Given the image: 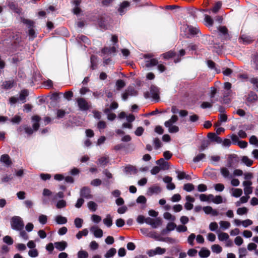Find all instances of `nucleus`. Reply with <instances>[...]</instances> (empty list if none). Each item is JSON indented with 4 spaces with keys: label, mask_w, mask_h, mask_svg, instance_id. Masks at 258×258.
Returning a JSON list of instances; mask_svg holds the SVG:
<instances>
[{
    "label": "nucleus",
    "mask_w": 258,
    "mask_h": 258,
    "mask_svg": "<svg viewBox=\"0 0 258 258\" xmlns=\"http://www.w3.org/2000/svg\"><path fill=\"white\" fill-rule=\"evenodd\" d=\"M99 27L103 29L106 30L108 29V23L101 18L98 22Z\"/></svg>",
    "instance_id": "37"
},
{
    "label": "nucleus",
    "mask_w": 258,
    "mask_h": 258,
    "mask_svg": "<svg viewBox=\"0 0 258 258\" xmlns=\"http://www.w3.org/2000/svg\"><path fill=\"white\" fill-rule=\"evenodd\" d=\"M123 149L127 153L132 152L135 150V146L132 144H128L127 145H125L123 144L120 143L116 145L113 147V150L116 151H118Z\"/></svg>",
    "instance_id": "4"
},
{
    "label": "nucleus",
    "mask_w": 258,
    "mask_h": 258,
    "mask_svg": "<svg viewBox=\"0 0 258 258\" xmlns=\"http://www.w3.org/2000/svg\"><path fill=\"white\" fill-rule=\"evenodd\" d=\"M28 255L31 257H36L38 255V252L36 249H32L28 252Z\"/></svg>",
    "instance_id": "61"
},
{
    "label": "nucleus",
    "mask_w": 258,
    "mask_h": 258,
    "mask_svg": "<svg viewBox=\"0 0 258 258\" xmlns=\"http://www.w3.org/2000/svg\"><path fill=\"white\" fill-rule=\"evenodd\" d=\"M3 241L9 245H12L14 243V240L12 238L8 235L5 236L3 238Z\"/></svg>",
    "instance_id": "54"
},
{
    "label": "nucleus",
    "mask_w": 258,
    "mask_h": 258,
    "mask_svg": "<svg viewBox=\"0 0 258 258\" xmlns=\"http://www.w3.org/2000/svg\"><path fill=\"white\" fill-rule=\"evenodd\" d=\"M116 252V249L114 248H111L109 249L104 255L105 258H110L114 256Z\"/></svg>",
    "instance_id": "30"
},
{
    "label": "nucleus",
    "mask_w": 258,
    "mask_h": 258,
    "mask_svg": "<svg viewBox=\"0 0 258 258\" xmlns=\"http://www.w3.org/2000/svg\"><path fill=\"white\" fill-rule=\"evenodd\" d=\"M210 144V142L209 140H204L202 141L200 150L203 151L205 150Z\"/></svg>",
    "instance_id": "48"
},
{
    "label": "nucleus",
    "mask_w": 258,
    "mask_h": 258,
    "mask_svg": "<svg viewBox=\"0 0 258 258\" xmlns=\"http://www.w3.org/2000/svg\"><path fill=\"white\" fill-rule=\"evenodd\" d=\"M183 188L184 190L190 192L194 189L195 186L191 183H186L184 184Z\"/></svg>",
    "instance_id": "49"
},
{
    "label": "nucleus",
    "mask_w": 258,
    "mask_h": 258,
    "mask_svg": "<svg viewBox=\"0 0 258 258\" xmlns=\"http://www.w3.org/2000/svg\"><path fill=\"white\" fill-rule=\"evenodd\" d=\"M205 21L206 25L209 27H211L213 25L214 21L213 19L208 15H205Z\"/></svg>",
    "instance_id": "36"
},
{
    "label": "nucleus",
    "mask_w": 258,
    "mask_h": 258,
    "mask_svg": "<svg viewBox=\"0 0 258 258\" xmlns=\"http://www.w3.org/2000/svg\"><path fill=\"white\" fill-rule=\"evenodd\" d=\"M124 171L130 174H136L137 172V169L135 167L130 165L124 168Z\"/></svg>",
    "instance_id": "26"
},
{
    "label": "nucleus",
    "mask_w": 258,
    "mask_h": 258,
    "mask_svg": "<svg viewBox=\"0 0 258 258\" xmlns=\"http://www.w3.org/2000/svg\"><path fill=\"white\" fill-rule=\"evenodd\" d=\"M109 162L108 157H102L98 159V164L102 166H106Z\"/></svg>",
    "instance_id": "40"
},
{
    "label": "nucleus",
    "mask_w": 258,
    "mask_h": 258,
    "mask_svg": "<svg viewBox=\"0 0 258 258\" xmlns=\"http://www.w3.org/2000/svg\"><path fill=\"white\" fill-rule=\"evenodd\" d=\"M126 92L128 93L129 96H136L138 94V92L135 90V89L132 86L128 87L127 89L125 90Z\"/></svg>",
    "instance_id": "34"
},
{
    "label": "nucleus",
    "mask_w": 258,
    "mask_h": 258,
    "mask_svg": "<svg viewBox=\"0 0 258 258\" xmlns=\"http://www.w3.org/2000/svg\"><path fill=\"white\" fill-rule=\"evenodd\" d=\"M214 187L215 189L217 191L221 192L225 188V186L222 183H217L214 185Z\"/></svg>",
    "instance_id": "60"
},
{
    "label": "nucleus",
    "mask_w": 258,
    "mask_h": 258,
    "mask_svg": "<svg viewBox=\"0 0 258 258\" xmlns=\"http://www.w3.org/2000/svg\"><path fill=\"white\" fill-rule=\"evenodd\" d=\"M32 120L33 122V128L34 131H37L39 127V121L40 117L38 115H34L32 117Z\"/></svg>",
    "instance_id": "14"
},
{
    "label": "nucleus",
    "mask_w": 258,
    "mask_h": 258,
    "mask_svg": "<svg viewBox=\"0 0 258 258\" xmlns=\"http://www.w3.org/2000/svg\"><path fill=\"white\" fill-rule=\"evenodd\" d=\"M189 26L187 25L183 26L181 27V35L187 38H189V35L188 31L186 29V28Z\"/></svg>",
    "instance_id": "29"
},
{
    "label": "nucleus",
    "mask_w": 258,
    "mask_h": 258,
    "mask_svg": "<svg viewBox=\"0 0 258 258\" xmlns=\"http://www.w3.org/2000/svg\"><path fill=\"white\" fill-rule=\"evenodd\" d=\"M245 105L250 107L254 106L258 102V95L253 91H249L244 96Z\"/></svg>",
    "instance_id": "1"
},
{
    "label": "nucleus",
    "mask_w": 258,
    "mask_h": 258,
    "mask_svg": "<svg viewBox=\"0 0 258 258\" xmlns=\"http://www.w3.org/2000/svg\"><path fill=\"white\" fill-rule=\"evenodd\" d=\"M162 224L161 220L159 218H157L153 220L151 226L153 228H157Z\"/></svg>",
    "instance_id": "39"
},
{
    "label": "nucleus",
    "mask_w": 258,
    "mask_h": 258,
    "mask_svg": "<svg viewBox=\"0 0 258 258\" xmlns=\"http://www.w3.org/2000/svg\"><path fill=\"white\" fill-rule=\"evenodd\" d=\"M210 251L206 248L203 247L199 252V255L201 258H206L210 256Z\"/></svg>",
    "instance_id": "19"
},
{
    "label": "nucleus",
    "mask_w": 258,
    "mask_h": 258,
    "mask_svg": "<svg viewBox=\"0 0 258 258\" xmlns=\"http://www.w3.org/2000/svg\"><path fill=\"white\" fill-rule=\"evenodd\" d=\"M181 250V248L179 247V246H174L172 248L170 249L169 251V253L171 255H177V253L180 252Z\"/></svg>",
    "instance_id": "53"
},
{
    "label": "nucleus",
    "mask_w": 258,
    "mask_h": 258,
    "mask_svg": "<svg viewBox=\"0 0 258 258\" xmlns=\"http://www.w3.org/2000/svg\"><path fill=\"white\" fill-rule=\"evenodd\" d=\"M156 163L159 165V167L161 170H165L169 168L168 162L166 161L163 158H161L157 160Z\"/></svg>",
    "instance_id": "8"
},
{
    "label": "nucleus",
    "mask_w": 258,
    "mask_h": 258,
    "mask_svg": "<svg viewBox=\"0 0 258 258\" xmlns=\"http://www.w3.org/2000/svg\"><path fill=\"white\" fill-rule=\"evenodd\" d=\"M130 6V3L128 2L124 1L121 4L119 8L118 9V12L121 15H123L126 9Z\"/></svg>",
    "instance_id": "20"
},
{
    "label": "nucleus",
    "mask_w": 258,
    "mask_h": 258,
    "mask_svg": "<svg viewBox=\"0 0 258 258\" xmlns=\"http://www.w3.org/2000/svg\"><path fill=\"white\" fill-rule=\"evenodd\" d=\"M209 197L211 198V201L216 204H220L225 202V200L223 201L222 197L219 195L214 197L213 195L209 194Z\"/></svg>",
    "instance_id": "13"
},
{
    "label": "nucleus",
    "mask_w": 258,
    "mask_h": 258,
    "mask_svg": "<svg viewBox=\"0 0 258 258\" xmlns=\"http://www.w3.org/2000/svg\"><path fill=\"white\" fill-rule=\"evenodd\" d=\"M91 68L92 70H94L97 67V57L94 55H92L90 57Z\"/></svg>",
    "instance_id": "28"
},
{
    "label": "nucleus",
    "mask_w": 258,
    "mask_h": 258,
    "mask_svg": "<svg viewBox=\"0 0 258 258\" xmlns=\"http://www.w3.org/2000/svg\"><path fill=\"white\" fill-rule=\"evenodd\" d=\"M0 161L3 163L6 167H9L12 164L10 156L8 154L2 155L0 158Z\"/></svg>",
    "instance_id": "9"
},
{
    "label": "nucleus",
    "mask_w": 258,
    "mask_h": 258,
    "mask_svg": "<svg viewBox=\"0 0 258 258\" xmlns=\"http://www.w3.org/2000/svg\"><path fill=\"white\" fill-rule=\"evenodd\" d=\"M8 6L11 10H13L16 13L19 14L20 13V9H18L17 5L15 3L9 2L8 4Z\"/></svg>",
    "instance_id": "38"
},
{
    "label": "nucleus",
    "mask_w": 258,
    "mask_h": 258,
    "mask_svg": "<svg viewBox=\"0 0 258 258\" xmlns=\"http://www.w3.org/2000/svg\"><path fill=\"white\" fill-rule=\"evenodd\" d=\"M162 191L161 188L158 185L155 184L148 188L147 191V195L152 196L154 194H159Z\"/></svg>",
    "instance_id": "7"
},
{
    "label": "nucleus",
    "mask_w": 258,
    "mask_h": 258,
    "mask_svg": "<svg viewBox=\"0 0 258 258\" xmlns=\"http://www.w3.org/2000/svg\"><path fill=\"white\" fill-rule=\"evenodd\" d=\"M206 157L205 154L203 153H200L197 155L194 159L193 161L195 163H197L201 161L202 159Z\"/></svg>",
    "instance_id": "51"
},
{
    "label": "nucleus",
    "mask_w": 258,
    "mask_h": 258,
    "mask_svg": "<svg viewBox=\"0 0 258 258\" xmlns=\"http://www.w3.org/2000/svg\"><path fill=\"white\" fill-rule=\"evenodd\" d=\"M157 240L169 243H174L175 242V240L171 237H162L160 236H157L154 237Z\"/></svg>",
    "instance_id": "16"
},
{
    "label": "nucleus",
    "mask_w": 258,
    "mask_h": 258,
    "mask_svg": "<svg viewBox=\"0 0 258 258\" xmlns=\"http://www.w3.org/2000/svg\"><path fill=\"white\" fill-rule=\"evenodd\" d=\"M77 102L79 109L81 111H87L88 110L90 106L87 102V101L83 98H78L77 99Z\"/></svg>",
    "instance_id": "6"
},
{
    "label": "nucleus",
    "mask_w": 258,
    "mask_h": 258,
    "mask_svg": "<svg viewBox=\"0 0 258 258\" xmlns=\"http://www.w3.org/2000/svg\"><path fill=\"white\" fill-rule=\"evenodd\" d=\"M218 238L220 241L227 240L229 238V235L226 233L222 232L218 234Z\"/></svg>",
    "instance_id": "57"
},
{
    "label": "nucleus",
    "mask_w": 258,
    "mask_h": 258,
    "mask_svg": "<svg viewBox=\"0 0 258 258\" xmlns=\"http://www.w3.org/2000/svg\"><path fill=\"white\" fill-rule=\"evenodd\" d=\"M67 206V202L63 200H59L56 204V207L57 209H62Z\"/></svg>",
    "instance_id": "47"
},
{
    "label": "nucleus",
    "mask_w": 258,
    "mask_h": 258,
    "mask_svg": "<svg viewBox=\"0 0 258 258\" xmlns=\"http://www.w3.org/2000/svg\"><path fill=\"white\" fill-rule=\"evenodd\" d=\"M251 64L256 70H258V53L252 56Z\"/></svg>",
    "instance_id": "25"
},
{
    "label": "nucleus",
    "mask_w": 258,
    "mask_h": 258,
    "mask_svg": "<svg viewBox=\"0 0 258 258\" xmlns=\"http://www.w3.org/2000/svg\"><path fill=\"white\" fill-rule=\"evenodd\" d=\"M249 142L250 144L258 147V139L255 136H252L250 137Z\"/></svg>",
    "instance_id": "45"
},
{
    "label": "nucleus",
    "mask_w": 258,
    "mask_h": 258,
    "mask_svg": "<svg viewBox=\"0 0 258 258\" xmlns=\"http://www.w3.org/2000/svg\"><path fill=\"white\" fill-rule=\"evenodd\" d=\"M158 62L156 59L152 58L146 61V66L147 67H152L156 66Z\"/></svg>",
    "instance_id": "31"
},
{
    "label": "nucleus",
    "mask_w": 258,
    "mask_h": 258,
    "mask_svg": "<svg viewBox=\"0 0 258 258\" xmlns=\"http://www.w3.org/2000/svg\"><path fill=\"white\" fill-rule=\"evenodd\" d=\"M241 161L245 165L248 167L251 166L253 164V161L247 156H243Z\"/></svg>",
    "instance_id": "35"
},
{
    "label": "nucleus",
    "mask_w": 258,
    "mask_h": 258,
    "mask_svg": "<svg viewBox=\"0 0 258 258\" xmlns=\"http://www.w3.org/2000/svg\"><path fill=\"white\" fill-rule=\"evenodd\" d=\"M239 258H242L246 256L247 253V249L244 247L239 248L238 249Z\"/></svg>",
    "instance_id": "50"
},
{
    "label": "nucleus",
    "mask_w": 258,
    "mask_h": 258,
    "mask_svg": "<svg viewBox=\"0 0 258 258\" xmlns=\"http://www.w3.org/2000/svg\"><path fill=\"white\" fill-rule=\"evenodd\" d=\"M55 220L58 224H64L67 222V219L61 215L56 216Z\"/></svg>",
    "instance_id": "24"
},
{
    "label": "nucleus",
    "mask_w": 258,
    "mask_h": 258,
    "mask_svg": "<svg viewBox=\"0 0 258 258\" xmlns=\"http://www.w3.org/2000/svg\"><path fill=\"white\" fill-rule=\"evenodd\" d=\"M80 195L81 198L86 199H91L93 198L91 189L88 186H84L81 189Z\"/></svg>",
    "instance_id": "5"
},
{
    "label": "nucleus",
    "mask_w": 258,
    "mask_h": 258,
    "mask_svg": "<svg viewBox=\"0 0 258 258\" xmlns=\"http://www.w3.org/2000/svg\"><path fill=\"white\" fill-rule=\"evenodd\" d=\"M21 22L26 25L28 28H32L34 26V22L33 21L24 18H21Z\"/></svg>",
    "instance_id": "27"
},
{
    "label": "nucleus",
    "mask_w": 258,
    "mask_h": 258,
    "mask_svg": "<svg viewBox=\"0 0 258 258\" xmlns=\"http://www.w3.org/2000/svg\"><path fill=\"white\" fill-rule=\"evenodd\" d=\"M186 29L188 31L189 38L191 36H194L200 32L198 27H193L192 26H189Z\"/></svg>",
    "instance_id": "15"
},
{
    "label": "nucleus",
    "mask_w": 258,
    "mask_h": 258,
    "mask_svg": "<svg viewBox=\"0 0 258 258\" xmlns=\"http://www.w3.org/2000/svg\"><path fill=\"white\" fill-rule=\"evenodd\" d=\"M88 256V253L85 250H80L78 252V258H87Z\"/></svg>",
    "instance_id": "63"
},
{
    "label": "nucleus",
    "mask_w": 258,
    "mask_h": 258,
    "mask_svg": "<svg viewBox=\"0 0 258 258\" xmlns=\"http://www.w3.org/2000/svg\"><path fill=\"white\" fill-rule=\"evenodd\" d=\"M18 231H19V236L20 237L25 240H27L29 239V235L24 229H22V230H19Z\"/></svg>",
    "instance_id": "52"
},
{
    "label": "nucleus",
    "mask_w": 258,
    "mask_h": 258,
    "mask_svg": "<svg viewBox=\"0 0 258 258\" xmlns=\"http://www.w3.org/2000/svg\"><path fill=\"white\" fill-rule=\"evenodd\" d=\"M162 55L164 59H168L175 56L176 55V53L173 51H169L166 53H163Z\"/></svg>",
    "instance_id": "32"
},
{
    "label": "nucleus",
    "mask_w": 258,
    "mask_h": 258,
    "mask_svg": "<svg viewBox=\"0 0 258 258\" xmlns=\"http://www.w3.org/2000/svg\"><path fill=\"white\" fill-rule=\"evenodd\" d=\"M233 189L234 190V191L232 193V196L233 197L238 198L241 196V195L242 194V190L241 189H240V188L234 189V188H233Z\"/></svg>",
    "instance_id": "59"
},
{
    "label": "nucleus",
    "mask_w": 258,
    "mask_h": 258,
    "mask_svg": "<svg viewBox=\"0 0 258 258\" xmlns=\"http://www.w3.org/2000/svg\"><path fill=\"white\" fill-rule=\"evenodd\" d=\"M28 91L26 89L23 90L20 93L19 99L21 100L22 103H24L26 101V98L28 96Z\"/></svg>",
    "instance_id": "22"
},
{
    "label": "nucleus",
    "mask_w": 258,
    "mask_h": 258,
    "mask_svg": "<svg viewBox=\"0 0 258 258\" xmlns=\"http://www.w3.org/2000/svg\"><path fill=\"white\" fill-rule=\"evenodd\" d=\"M116 89L120 90L125 86L124 82L122 80H118L116 82Z\"/></svg>",
    "instance_id": "55"
},
{
    "label": "nucleus",
    "mask_w": 258,
    "mask_h": 258,
    "mask_svg": "<svg viewBox=\"0 0 258 258\" xmlns=\"http://www.w3.org/2000/svg\"><path fill=\"white\" fill-rule=\"evenodd\" d=\"M88 234V231L87 229H84L82 231H80L77 234L76 237L77 239H81L83 236H87Z\"/></svg>",
    "instance_id": "44"
},
{
    "label": "nucleus",
    "mask_w": 258,
    "mask_h": 258,
    "mask_svg": "<svg viewBox=\"0 0 258 258\" xmlns=\"http://www.w3.org/2000/svg\"><path fill=\"white\" fill-rule=\"evenodd\" d=\"M163 217L165 219L168 220H170L171 221H174L175 220V216H173L169 212L165 213L163 215Z\"/></svg>",
    "instance_id": "58"
},
{
    "label": "nucleus",
    "mask_w": 258,
    "mask_h": 258,
    "mask_svg": "<svg viewBox=\"0 0 258 258\" xmlns=\"http://www.w3.org/2000/svg\"><path fill=\"white\" fill-rule=\"evenodd\" d=\"M211 249L213 252L219 253L222 251V247L218 244H214L211 247Z\"/></svg>",
    "instance_id": "46"
},
{
    "label": "nucleus",
    "mask_w": 258,
    "mask_h": 258,
    "mask_svg": "<svg viewBox=\"0 0 258 258\" xmlns=\"http://www.w3.org/2000/svg\"><path fill=\"white\" fill-rule=\"evenodd\" d=\"M176 173L177 174V178L179 180L185 179L190 180L191 179V176L188 174H186L184 172H181L177 170L176 171Z\"/></svg>",
    "instance_id": "17"
},
{
    "label": "nucleus",
    "mask_w": 258,
    "mask_h": 258,
    "mask_svg": "<svg viewBox=\"0 0 258 258\" xmlns=\"http://www.w3.org/2000/svg\"><path fill=\"white\" fill-rule=\"evenodd\" d=\"M103 223L107 227H110L112 225V219L110 214H107L103 220Z\"/></svg>",
    "instance_id": "23"
},
{
    "label": "nucleus",
    "mask_w": 258,
    "mask_h": 258,
    "mask_svg": "<svg viewBox=\"0 0 258 258\" xmlns=\"http://www.w3.org/2000/svg\"><path fill=\"white\" fill-rule=\"evenodd\" d=\"M196 238V235L194 233H191L189 235L187 238V241L189 245L191 246H194V240Z\"/></svg>",
    "instance_id": "62"
},
{
    "label": "nucleus",
    "mask_w": 258,
    "mask_h": 258,
    "mask_svg": "<svg viewBox=\"0 0 258 258\" xmlns=\"http://www.w3.org/2000/svg\"><path fill=\"white\" fill-rule=\"evenodd\" d=\"M54 245L55 247L59 251L64 250L68 246L67 242L64 241L55 242Z\"/></svg>",
    "instance_id": "12"
},
{
    "label": "nucleus",
    "mask_w": 258,
    "mask_h": 258,
    "mask_svg": "<svg viewBox=\"0 0 258 258\" xmlns=\"http://www.w3.org/2000/svg\"><path fill=\"white\" fill-rule=\"evenodd\" d=\"M90 231L93 233L94 236L96 238H101L103 236L102 230L97 227L92 226L90 228Z\"/></svg>",
    "instance_id": "10"
},
{
    "label": "nucleus",
    "mask_w": 258,
    "mask_h": 258,
    "mask_svg": "<svg viewBox=\"0 0 258 258\" xmlns=\"http://www.w3.org/2000/svg\"><path fill=\"white\" fill-rule=\"evenodd\" d=\"M218 30L220 34L223 35V39L224 40H228L230 39V35L228 34V31L225 26H220Z\"/></svg>",
    "instance_id": "11"
},
{
    "label": "nucleus",
    "mask_w": 258,
    "mask_h": 258,
    "mask_svg": "<svg viewBox=\"0 0 258 258\" xmlns=\"http://www.w3.org/2000/svg\"><path fill=\"white\" fill-rule=\"evenodd\" d=\"M91 220L94 223L98 224L101 221V218L98 215H92Z\"/></svg>",
    "instance_id": "64"
},
{
    "label": "nucleus",
    "mask_w": 258,
    "mask_h": 258,
    "mask_svg": "<svg viewBox=\"0 0 258 258\" xmlns=\"http://www.w3.org/2000/svg\"><path fill=\"white\" fill-rule=\"evenodd\" d=\"M159 94V88L155 85H151L150 92H145L144 95L146 99L152 98L155 102H158L160 99Z\"/></svg>",
    "instance_id": "3"
},
{
    "label": "nucleus",
    "mask_w": 258,
    "mask_h": 258,
    "mask_svg": "<svg viewBox=\"0 0 258 258\" xmlns=\"http://www.w3.org/2000/svg\"><path fill=\"white\" fill-rule=\"evenodd\" d=\"M14 84L15 83L13 80L5 81L3 82L2 86L3 88L9 90L13 87Z\"/></svg>",
    "instance_id": "18"
},
{
    "label": "nucleus",
    "mask_w": 258,
    "mask_h": 258,
    "mask_svg": "<svg viewBox=\"0 0 258 258\" xmlns=\"http://www.w3.org/2000/svg\"><path fill=\"white\" fill-rule=\"evenodd\" d=\"M220 226L223 230L228 229L230 227V223L228 221H221L219 222Z\"/></svg>",
    "instance_id": "42"
},
{
    "label": "nucleus",
    "mask_w": 258,
    "mask_h": 258,
    "mask_svg": "<svg viewBox=\"0 0 258 258\" xmlns=\"http://www.w3.org/2000/svg\"><path fill=\"white\" fill-rule=\"evenodd\" d=\"M88 207L92 212H95L97 209V205L94 202L90 201L88 203Z\"/></svg>",
    "instance_id": "33"
},
{
    "label": "nucleus",
    "mask_w": 258,
    "mask_h": 258,
    "mask_svg": "<svg viewBox=\"0 0 258 258\" xmlns=\"http://www.w3.org/2000/svg\"><path fill=\"white\" fill-rule=\"evenodd\" d=\"M116 51V48L115 46L112 47H105L102 49V52L104 54H112L115 53Z\"/></svg>",
    "instance_id": "21"
},
{
    "label": "nucleus",
    "mask_w": 258,
    "mask_h": 258,
    "mask_svg": "<svg viewBox=\"0 0 258 258\" xmlns=\"http://www.w3.org/2000/svg\"><path fill=\"white\" fill-rule=\"evenodd\" d=\"M220 171L221 174L224 178H228L230 177L229 171L226 167L221 168Z\"/></svg>",
    "instance_id": "41"
},
{
    "label": "nucleus",
    "mask_w": 258,
    "mask_h": 258,
    "mask_svg": "<svg viewBox=\"0 0 258 258\" xmlns=\"http://www.w3.org/2000/svg\"><path fill=\"white\" fill-rule=\"evenodd\" d=\"M38 221L40 223L44 225L47 223V217L45 215L41 214L38 217Z\"/></svg>",
    "instance_id": "56"
},
{
    "label": "nucleus",
    "mask_w": 258,
    "mask_h": 258,
    "mask_svg": "<svg viewBox=\"0 0 258 258\" xmlns=\"http://www.w3.org/2000/svg\"><path fill=\"white\" fill-rule=\"evenodd\" d=\"M11 228L16 231L22 230L24 228V223L23 219L18 216L12 217L10 220Z\"/></svg>",
    "instance_id": "2"
},
{
    "label": "nucleus",
    "mask_w": 258,
    "mask_h": 258,
    "mask_svg": "<svg viewBox=\"0 0 258 258\" xmlns=\"http://www.w3.org/2000/svg\"><path fill=\"white\" fill-rule=\"evenodd\" d=\"M83 220L80 218H76L74 220V224L76 228L79 229L82 227Z\"/></svg>",
    "instance_id": "43"
}]
</instances>
